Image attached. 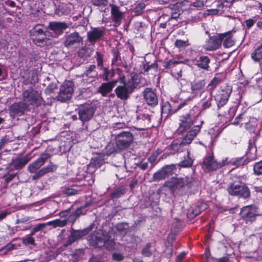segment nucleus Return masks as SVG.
<instances>
[{"label": "nucleus", "instance_id": "obj_1", "mask_svg": "<svg viewBox=\"0 0 262 262\" xmlns=\"http://www.w3.org/2000/svg\"><path fill=\"white\" fill-rule=\"evenodd\" d=\"M201 125L194 126L191 130L188 131L180 142L179 141H173L166 149V154L167 155L174 154L182 151L184 146L190 144L194 138L200 132L201 128Z\"/></svg>", "mask_w": 262, "mask_h": 262}, {"label": "nucleus", "instance_id": "obj_2", "mask_svg": "<svg viewBox=\"0 0 262 262\" xmlns=\"http://www.w3.org/2000/svg\"><path fill=\"white\" fill-rule=\"evenodd\" d=\"M24 103L29 107L30 106L38 107L41 106L44 102L41 97V93L33 87L30 86L24 90L21 94Z\"/></svg>", "mask_w": 262, "mask_h": 262}, {"label": "nucleus", "instance_id": "obj_3", "mask_svg": "<svg viewBox=\"0 0 262 262\" xmlns=\"http://www.w3.org/2000/svg\"><path fill=\"white\" fill-rule=\"evenodd\" d=\"M91 244L97 247H104L105 248L113 250L115 248V243L111 236L106 232L99 230L94 235L92 236Z\"/></svg>", "mask_w": 262, "mask_h": 262}, {"label": "nucleus", "instance_id": "obj_4", "mask_svg": "<svg viewBox=\"0 0 262 262\" xmlns=\"http://www.w3.org/2000/svg\"><path fill=\"white\" fill-rule=\"evenodd\" d=\"M43 27L41 24H37L30 31V35L33 42L40 47L46 45L49 40L47 37V33L43 30Z\"/></svg>", "mask_w": 262, "mask_h": 262}, {"label": "nucleus", "instance_id": "obj_5", "mask_svg": "<svg viewBox=\"0 0 262 262\" xmlns=\"http://www.w3.org/2000/svg\"><path fill=\"white\" fill-rule=\"evenodd\" d=\"M227 191L229 194L237 196L244 199L250 197V192L245 184L242 182L233 183L227 188Z\"/></svg>", "mask_w": 262, "mask_h": 262}, {"label": "nucleus", "instance_id": "obj_6", "mask_svg": "<svg viewBox=\"0 0 262 262\" xmlns=\"http://www.w3.org/2000/svg\"><path fill=\"white\" fill-rule=\"evenodd\" d=\"M241 217L247 223H252L259 214L257 208L254 205L244 207L241 210Z\"/></svg>", "mask_w": 262, "mask_h": 262}, {"label": "nucleus", "instance_id": "obj_7", "mask_svg": "<svg viewBox=\"0 0 262 262\" xmlns=\"http://www.w3.org/2000/svg\"><path fill=\"white\" fill-rule=\"evenodd\" d=\"M192 182V178L186 177L183 178H172L170 181L165 182V186L172 189L180 188L185 186H190Z\"/></svg>", "mask_w": 262, "mask_h": 262}, {"label": "nucleus", "instance_id": "obj_8", "mask_svg": "<svg viewBox=\"0 0 262 262\" xmlns=\"http://www.w3.org/2000/svg\"><path fill=\"white\" fill-rule=\"evenodd\" d=\"M232 89L230 86L227 85L221 89L215 96L218 107L223 106L227 102L231 93Z\"/></svg>", "mask_w": 262, "mask_h": 262}, {"label": "nucleus", "instance_id": "obj_9", "mask_svg": "<svg viewBox=\"0 0 262 262\" xmlns=\"http://www.w3.org/2000/svg\"><path fill=\"white\" fill-rule=\"evenodd\" d=\"M55 165H48L47 166L39 169V165H29L28 170L32 173H35L33 179L35 180L49 172L53 171L56 169Z\"/></svg>", "mask_w": 262, "mask_h": 262}, {"label": "nucleus", "instance_id": "obj_10", "mask_svg": "<svg viewBox=\"0 0 262 262\" xmlns=\"http://www.w3.org/2000/svg\"><path fill=\"white\" fill-rule=\"evenodd\" d=\"M133 140V137L129 132H122L116 137V145L120 149L128 147Z\"/></svg>", "mask_w": 262, "mask_h": 262}, {"label": "nucleus", "instance_id": "obj_11", "mask_svg": "<svg viewBox=\"0 0 262 262\" xmlns=\"http://www.w3.org/2000/svg\"><path fill=\"white\" fill-rule=\"evenodd\" d=\"M204 5L207 7H213L208 10L209 14L211 15L222 14L225 7L224 3L220 0H206Z\"/></svg>", "mask_w": 262, "mask_h": 262}, {"label": "nucleus", "instance_id": "obj_12", "mask_svg": "<svg viewBox=\"0 0 262 262\" xmlns=\"http://www.w3.org/2000/svg\"><path fill=\"white\" fill-rule=\"evenodd\" d=\"M26 104L23 101L13 103L9 108L10 116L14 118L16 117H19L24 115L25 111L29 108Z\"/></svg>", "mask_w": 262, "mask_h": 262}, {"label": "nucleus", "instance_id": "obj_13", "mask_svg": "<svg viewBox=\"0 0 262 262\" xmlns=\"http://www.w3.org/2000/svg\"><path fill=\"white\" fill-rule=\"evenodd\" d=\"M180 121V122L178 130L181 133L184 132L187 133L188 131L191 130L195 126L194 125L191 127L193 124V121L189 114H186L185 115L181 116Z\"/></svg>", "mask_w": 262, "mask_h": 262}, {"label": "nucleus", "instance_id": "obj_14", "mask_svg": "<svg viewBox=\"0 0 262 262\" xmlns=\"http://www.w3.org/2000/svg\"><path fill=\"white\" fill-rule=\"evenodd\" d=\"M95 109L94 107L90 104H86L80 108L78 114L79 119L82 122L90 120L93 116Z\"/></svg>", "mask_w": 262, "mask_h": 262}, {"label": "nucleus", "instance_id": "obj_15", "mask_svg": "<svg viewBox=\"0 0 262 262\" xmlns=\"http://www.w3.org/2000/svg\"><path fill=\"white\" fill-rule=\"evenodd\" d=\"M221 45V38L220 34L209 37V39L206 40L204 48L207 51L215 50L220 48Z\"/></svg>", "mask_w": 262, "mask_h": 262}, {"label": "nucleus", "instance_id": "obj_16", "mask_svg": "<svg viewBox=\"0 0 262 262\" xmlns=\"http://www.w3.org/2000/svg\"><path fill=\"white\" fill-rule=\"evenodd\" d=\"M48 28L53 31L54 34L52 37H57L63 33V30H66V22L51 21Z\"/></svg>", "mask_w": 262, "mask_h": 262}, {"label": "nucleus", "instance_id": "obj_17", "mask_svg": "<svg viewBox=\"0 0 262 262\" xmlns=\"http://www.w3.org/2000/svg\"><path fill=\"white\" fill-rule=\"evenodd\" d=\"M115 92L118 98L121 100H126L133 91L131 88H127L123 83H120V85L117 86L115 90Z\"/></svg>", "mask_w": 262, "mask_h": 262}, {"label": "nucleus", "instance_id": "obj_18", "mask_svg": "<svg viewBox=\"0 0 262 262\" xmlns=\"http://www.w3.org/2000/svg\"><path fill=\"white\" fill-rule=\"evenodd\" d=\"M204 90V84L202 81H199L192 84L191 87V95L186 98L185 100H190L195 97L200 95L203 93Z\"/></svg>", "mask_w": 262, "mask_h": 262}, {"label": "nucleus", "instance_id": "obj_19", "mask_svg": "<svg viewBox=\"0 0 262 262\" xmlns=\"http://www.w3.org/2000/svg\"><path fill=\"white\" fill-rule=\"evenodd\" d=\"M173 166V165H166L161 170L154 173L153 180L155 181H159L166 178L172 170Z\"/></svg>", "mask_w": 262, "mask_h": 262}, {"label": "nucleus", "instance_id": "obj_20", "mask_svg": "<svg viewBox=\"0 0 262 262\" xmlns=\"http://www.w3.org/2000/svg\"><path fill=\"white\" fill-rule=\"evenodd\" d=\"M185 105V103H181L179 105L177 109H173L170 104L167 102H163L161 106V114L162 116L167 118L169 116L171 115L177 110L182 108Z\"/></svg>", "mask_w": 262, "mask_h": 262}, {"label": "nucleus", "instance_id": "obj_21", "mask_svg": "<svg viewBox=\"0 0 262 262\" xmlns=\"http://www.w3.org/2000/svg\"><path fill=\"white\" fill-rule=\"evenodd\" d=\"M144 99L149 105L155 106L158 104V98L156 94L150 88H146L144 92Z\"/></svg>", "mask_w": 262, "mask_h": 262}, {"label": "nucleus", "instance_id": "obj_22", "mask_svg": "<svg viewBox=\"0 0 262 262\" xmlns=\"http://www.w3.org/2000/svg\"><path fill=\"white\" fill-rule=\"evenodd\" d=\"M104 34L103 28H95L88 33V37L91 42H95L99 39Z\"/></svg>", "mask_w": 262, "mask_h": 262}, {"label": "nucleus", "instance_id": "obj_23", "mask_svg": "<svg viewBox=\"0 0 262 262\" xmlns=\"http://www.w3.org/2000/svg\"><path fill=\"white\" fill-rule=\"evenodd\" d=\"M221 38V42L223 41V46L225 48H229L234 46L235 40L230 32L220 34Z\"/></svg>", "mask_w": 262, "mask_h": 262}, {"label": "nucleus", "instance_id": "obj_24", "mask_svg": "<svg viewBox=\"0 0 262 262\" xmlns=\"http://www.w3.org/2000/svg\"><path fill=\"white\" fill-rule=\"evenodd\" d=\"M111 14L115 26L117 27L121 24L123 13L121 12L119 8L116 6H113L111 9Z\"/></svg>", "mask_w": 262, "mask_h": 262}, {"label": "nucleus", "instance_id": "obj_25", "mask_svg": "<svg viewBox=\"0 0 262 262\" xmlns=\"http://www.w3.org/2000/svg\"><path fill=\"white\" fill-rule=\"evenodd\" d=\"M52 149V148L51 147V146L49 145L47 150L41 154L38 158L32 164H44L48 161L50 162V158L54 155V153L51 154L49 151H50ZM50 163L52 164L51 162Z\"/></svg>", "mask_w": 262, "mask_h": 262}, {"label": "nucleus", "instance_id": "obj_26", "mask_svg": "<svg viewBox=\"0 0 262 262\" xmlns=\"http://www.w3.org/2000/svg\"><path fill=\"white\" fill-rule=\"evenodd\" d=\"M119 82L123 83L127 88L129 87L131 88L132 91H133L134 89L138 83V80L137 78V76L134 75L130 76V77L128 78L127 80H126L125 77H121L120 79Z\"/></svg>", "mask_w": 262, "mask_h": 262}, {"label": "nucleus", "instance_id": "obj_27", "mask_svg": "<svg viewBox=\"0 0 262 262\" xmlns=\"http://www.w3.org/2000/svg\"><path fill=\"white\" fill-rule=\"evenodd\" d=\"M117 82V81H113L110 82L103 83L99 88V93H100L103 96H105L108 93L112 91Z\"/></svg>", "mask_w": 262, "mask_h": 262}, {"label": "nucleus", "instance_id": "obj_28", "mask_svg": "<svg viewBox=\"0 0 262 262\" xmlns=\"http://www.w3.org/2000/svg\"><path fill=\"white\" fill-rule=\"evenodd\" d=\"M210 62L209 58L207 56H201L196 60L195 65L198 67L208 71L209 68V64Z\"/></svg>", "mask_w": 262, "mask_h": 262}, {"label": "nucleus", "instance_id": "obj_29", "mask_svg": "<svg viewBox=\"0 0 262 262\" xmlns=\"http://www.w3.org/2000/svg\"><path fill=\"white\" fill-rule=\"evenodd\" d=\"M251 57L255 61L262 59V45L258 47L251 54Z\"/></svg>", "mask_w": 262, "mask_h": 262}, {"label": "nucleus", "instance_id": "obj_30", "mask_svg": "<svg viewBox=\"0 0 262 262\" xmlns=\"http://www.w3.org/2000/svg\"><path fill=\"white\" fill-rule=\"evenodd\" d=\"M81 40V38L77 33H74L70 35L67 38V43L71 45L75 42H79Z\"/></svg>", "mask_w": 262, "mask_h": 262}, {"label": "nucleus", "instance_id": "obj_31", "mask_svg": "<svg viewBox=\"0 0 262 262\" xmlns=\"http://www.w3.org/2000/svg\"><path fill=\"white\" fill-rule=\"evenodd\" d=\"M47 225L53 226L54 227H62L66 225V219L61 220L60 219L55 220L47 223Z\"/></svg>", "mask_w": 262, "mask_h": 262}, {"label": "nucleus", "instance_id": "obj_32", "mask_svg": "<svg viewBox=\"0 0 262 262\" xmlns=\"http://www.w3.org/2000/svg\"><path fill=\"white\" fill-rule=\"evenodd\" d=\"M84 234L82 232L79 231H73L71 233V236L69 239L68 244L72 243L76 239L80 238Z\"/></svg>", "mask_w": 262, "mask_h": 262}, {"label": "nucleus", "instance_id": "obj_33", "mask_svg": "<svg viewBox=\"0 0 262 262\" xmlns=\"http://www.w3.org/2000/svg\"><path fill=\"white\" fill-rule=\"evenodd\" d=\"M245 162V160H244L243 158H233L230 161H228V158H226L223 160V164H241Z\"/></svg>", "mask_w": 262, "mask_h": 262}, {"label": "nucleus", "instance_id": "obj_34", "mask_svg": "<svg viewBox=\"0 0 262 262\" xmlns=\"http://www.w3.org/2000/svg\"><path fill=\"white\" fill-rule=\"evenodd\" d=\"M212 100V96L210 93L208 94L205 99L202 100L201 103L203 109H206L209 108L211 104V101Z\"/></svg>", "mask_w": 262, "mask_h": 262}, {"label": "nucleus", "instance_id": "obj_35", "mask_svg": "<svg viewBox=\"0 0 262 262\" xmlns=\"http://www.w3.org/2000/svg\"><path fill=\"white\" fill-rule=\"evenodd\" d=\"M56 99L61 102H66V86L64 85H62Z\"/></svg>", "mask_w": 262, "mask_h": 262}, {"label": "nucleus", "instance_id": "obj_36", "mask_svg": "<svg viewBox=\"0 0 262 262\" xmlns=\"http://www.w3.org/2000/svg\"><path fill=\"white\" fill-rule=\"evenodd\" d=\"M67 100L69 99L73 92L74 84L72 81H67Z\"/></svg>", "mask_w": 262, "mask_h": 262}, {"label": "nucleus", "instance_id": "obj_37", "mask_svg": "<svg viewBox=\"0 0 262 262\" xmlns=\"http://www.w3.org/2000/svg\"><path fill=\"white\" fill-rule=\"evenodd\" d=\"M96 68V66L94 64L91 65L85 71L84 74L86 76L90 77H94L96 76V73L94 70Z\"/></svg>", "mask_w": 262, "mask_h": 262}, {"label": "nucleus", "instance_id": "obj_38", "mask_svg": "<svg viewBox=\"0 0 262 262\" xmlns=\"http://www.w3.org/2000/svg\"><path fill=\"white\" fill-rule=\"evenodd\" d=\"M57 85L56 83L51 82L45 89V92L47 94H51L57 89Z\"/></svg>", "mask_w": 262, "mask_h": 262}, {"label": "nucleus", "instance_id": "obj_39", "mask_svg": "<svg viewBox=\"0 0 262 262\" xmlns=\"http://www.w3.org/2000/svg\"><path fill=\"white\" fill-rule=\"evenodd\" d=\"M31 158L29 155L19 157L17 159L16 164H27L31 160Z\"/></svg>", "mask_w": 262, "mask_h": 262}, {"label": "nucleus", "instance_id": "obj_40", "mask_svg": "<svg viewBox=\"0 0 262 262\" xmlns=\"http://www.w3.org/2000/svg\"><path fill=\"white\" fill-rule=\"evenodd\" d=\"M179 62L175 60H170L168 61H166L164 63L163 67L165 68L171 69L175 67V66L178 64Z\"/></svg>", "mask_w": 262, "mask_h": 262}, {"label": "nucleus", "instance_id": "obj_41", "mask_svg": "<svg viewBox=\"0 0 262 262\" xmlns=\"http://www.w3.org/2000/svg\"><path fill=\"white\" fill-rule=\"evenodd\" d=\"M125 192L124 188H120L116 190L111 194V197L112 198H118L123 195Z\"/></svg>", "mask_w": 262, "mask_h": 262}, {"label": "nucleus", "instance_id": "obj_42", "mask_svg": "<svg viewBox=\"0 0 262 262\" xmlns=\"http://www.w3.org/2000/svg\"><path fill=\"white\" fill-rule=\"evenodd\" d=\"M151 247V244L148 243L146 244L145 247L143 248L142 251V254L145 256H149L151 255V252L150 248Z\"/></svg>", "mask_w": 262, "mask_h": 262}, {"label": "nucleus", "instance_id": "obj_43", "mask_svg": "<svg viewBox=\"0 0 262 262\" xmlns=\"http://www.w3.org/2000/svg\"><path fill=\"white\" fill-rule=\"evenodd\" d=\"M175 46L178 48H184L189 46L188 40L177 39L175 42Z\"/></svg>", "mask_w": 262, "mask_h": 262}, {"label": "nucleus", "instance_id": "obj_44", "mask_svg": "<svg viewBox=\"0 0 262 262\" xmlns=\"http://www.w3.org/2000/svg\"><path fill=\"white\" fill-rule=\"evenodd\" d=\"M215 162L213 156L209 154L204 159L203 164H213Z\"/></svg>", "mask_w": 262, "mask_h": 262}, {"label": "nucleus", "instance_id": "obj_45", "mask_svg": "<svg viewBox=\"0 0 262 262\" xmlns=\"http://www.w3.org/2000/svg\"><path fill=\"white\" fill-rule=\"evenodd\" d=\"M46 225H47V223L46 224H39L37 226L35 227L32 229L31 234L33 235L36 233V232H38L39 231H40L43 228H44Z\"/></svg>", "mask_w": 262, "mask_h": 262}, {"label": "nucleus", "instance_id": "obj_46", "mask_svg": "<svg viewBox=\"0 0 262 262\" xmlns=\"http://www.w3.org/2000/svg\"><path fill=\"white\" fill-rule=\"evenodd\" d=\"M23 243L25 245H35V241L34 238L31 236H28L23 239Z\"/></svg>", "mask_w": 262, "mask_h": 262}, {"label": "nucleus", "instance_id": "obj_47", "mask_svg": "<svg viewBox=\"0 0 262 262\" xmlns=\"http://www.w3.org/2000/svg\"><path fill=\"white\" fill-rule=\"evenodd\" d=\"M17 245L12 243L7 244L3 248V250H6V251H11L13 249H16Z\"/></svg>", "mask_w": 262, "mask_h": 262}, {"label": "nucleus", "instance_id": "obj_48", "mask_svg": "<svg viewBox=\"0 0 262 262\" xmlns=\"http://www.w3.org/2000/svg\"><path fill=\"white\" fill-rule=\"evenodd\" d=\"M193 162V159L190 157V153L189 151H187V157L185 158L184 160L182 162V164H192Z\"/></svg>", "mask_w": 262, "mask_h": 262}, {"label": "nucleus", "instance_id": "obj_49", "mask_svg": "<svg viewBox=\"0 0 262 262\" xmlns=\"http://www.w3.org/2000/svg\"><path fill=\"white\" fill-rule=\"evenodd\" d=\"M92 3L96 6H106L107 4V0H92Z\"/></svg>", "mask_w": 262, "mask_h": 262}, {"label": "nucleus", "instance_id": "obj_50", "mask_svg": "<svg viewBox=\"0 0 262 262\" xmlns=\"http://www.w3.org/2000/svg\"><path fill=\"white\" fill-rule=\"evenodd\" d=\"M253 170L254 173L257 175L262 174V165H254Z\"/></svg>", "mask_w": 262, "mask_h": 262}, {"label": "nucleus", "instance_id": "obj_51", "mask_svg": "<svg viewBox=\"0 0 262 262\" xmlns=\"http://www.w3.org/2000/svg\"><path fill=\"white\" fill-rule=\"evenodd\" d=\"M116 227L119 231H125L127 229L128 225L125 223H120L117 225Z\"/></svg>", "mask_w": 262, "mask_h": 262}, {"label": "nucleus", "instance_id": "obj_52", "mask_svg": "<svg viewBox=\"0 0 262 262\" xmlns=\"http://www.w3.org/2000/svg\"><path fill=\"white\" fill-rule=\"evenodd\" d=\"M171 74L174 78L179 79L181 77V70L179 69L177 72L171 70Z\"/></svg>", "mask_w": 262, "mask_h": 262}, {"label": "nucleus", "instance_id": "obj_53", "mask_svg": "<svg viewBox=\"0 0 262 262\" xmlns=\"http://www.w3.org/2000/svg\"><path fill=\"white\" fill-rule=\"evenodd\" d=\"M113 259L117 261H121L123 259V256L120 253H115L113 254Z\"/></svg>", "mask_w": 262, "mask_h": 262}, {"label": "nucleus", "instance_id": "obj_54", "mask_svg": "<svg viewBox=\"0 0 262 262\" xmlns=\"http://www.w3.org/2000/svg\"><path fill=\"white\" fill-rule=\"evenodd\" d=\"M204 2L202 1H197L193 3V6L200 9L204 6Z\"/></svg>", "mask_w": 262, "mask_h": 262}, {"label": "nucleus", "instance_id": "obj_55", "mask_svg": "<svg viewBox=\"0 0 262 262\" xmlns=\"http://www.w3.org/2000/svg\"><path fill=\"white\" fill-rule=\"evenodd\" d=\"M159 155L158 151L155 152L149 158V161L150 163H154L156 161L157 159L158 158V156Z\"/></svg>", "mask_w": 262, "mask_h": 262}, {"label": "nucleus", "instance_id": "obj_56", "mask_svg": "<svg viewBox=\"0 0 262 262\" xmlns=\"http://www.w3.org/2000/svg\"><path fill=\"white\" fill-rule=\"evenodd\" d=\"M219 78L214 77L209 84V86H212V88H213L219 83Z\"/></svg>", "mask_w": 262, "mask_h": 262}, {"label": "nucleus", "instance_id": "obj_57", "mask_svg": "<svg viewBox=\"0 0 262 262\" xmlns=\"http://www.w3.org/2000/svg\"><path fill=\"white\" fill-rule=\"evenodd\" d=\"M24 165H9V166H8L7 165H4V166H5V168L7 169H9V168L10 170H12V167H15L16 169H20Z\"/></svg>", "mask_w": 262, "mask_h": 262}, {"label": "nucleus", "instance_id": "obj_58", "mask_svg": "<svg viewBox=\"0 0 262 262\" xmlns=\"http://www.w3.org/2000/svg\"><path fill=\"white\" fill-rule=\"evenodd\" d=\"M78 190L74 188H67V195H72L77 193Z\"/></svg>", "mask_w": 262, "mask_h": 262}, {"label": "nucleus", "instance_id": "obj_59", "mask_svg": "<svg viewBox=\"0 0 262 262\" xmlns=\"http://www.w3.org/2000/svg\"><path fill=\"white\" fill-rule=\"evenodd\" d=\"M255 20L253 19H248L245 21L246 25L248 28H251L254 24Z\"/></svg>", "mask_w": 262, "mask_h": 262}, {"label": "nucleus", "instance_id": "obj_60", "mask_svg": "<svg viewBox=\"0 0 262 262\" xmlns=\"http://www.w3.org/2000/svg\"><path fill=\"white\" fill-rule=\"evenodd\" d=\"M185 256H186L185 252H182V253H180L177 256V261L178 262L181 261L184 258Z\"/></svg>", "mask_w": 262, "mask_h": 262}, {"label": "nucleus", "instance_id": "obj_61", "mask_svg": "<svg viewBox=\"0 0 262 262\" xmlns=\"http://www.w3.org/2000/svg\"><path fill=\"white\" fill-rule=\"evenodd\" d=\"M15 176V173H13L9 175L8 177L5 179V183H8L10 181H12Z\"/></svg>", "mask_w": 262, "mask_h": 262}, {"label": "nucleus", "instance_id": "obj_62", "mask_svg": "<svg viewBox=\"0 0 262 262\" xmlns=\"http://www.w3.org/2000/svg\"><path fill=\"white\" fill-rule=\"evenodd\" d=\"M256 84L261 89L262 92V76L256 79Z\"/></svg>", "mask_w": 262, "mask_h": 262}, {"label": "nucleus", "instance_id": "obj_63", "mask_svg": "<svg viewBox=\"0 0 262 262\" xmlns=\"http://www.w3.org/2000/svg\"><path fill=\"white\" fill-rule=\"evenodd\" d=\"M7 142L6 137H4L0 140V150L4 147L6 143Z\"/></svg>", "mask_w": 262, "mask_h": 262}, {"label": "nucleus", "instance_id": "obj_64", "mask_svg": "<svg viewBox=\"0 0 262 262\" xmlns=\"http://www.w3.org/2000/svg\"><path fill=\"white\" fill-rule=\"evenodd\" d=\"M29 221V217H24L23 219H17L16 221V224L23 223Z\"/></svg>", "mask_w": 262, "mask_h": 262}]
</instances>
